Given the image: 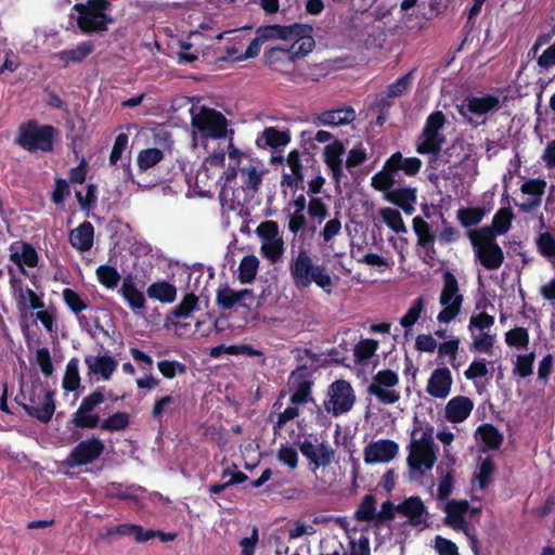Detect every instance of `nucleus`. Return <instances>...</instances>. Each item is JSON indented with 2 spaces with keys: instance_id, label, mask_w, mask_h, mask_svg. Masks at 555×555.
<instances>
[{
  "instance_id": "1",
  "label": "nucleus",
  "mask_w": 555,
  "mask_h": 555,
  "mask_svg": "<svg viewBox=\"0 0 555 555\" xmlns=\"http://www.w3.org/2000/svg\"><path fill=\"white\" fill-rule=\"evenodd\" d=\"M288 269L293 283L297 288H309L314 283L325 294H332L334 282L327 268L323 264L314 263L309 250L306 248H299L297 256L291 259Z\"/></svg>"
},
{
  "instance_id": "2",
  "label": "nucleus",
  "mask_w": 555,
  "mask_h": 555,
  "mask_svg": "<svg viewBox=\"0 0 555 555\" xmlns=\"http://www.w3.org/2000/svg\"><path fill=\"white\" fill-rule=\"evenodd\" d=\"M57 129L51 125H42L36 119L20 124L14 144L29 153H52Z\"/></svg>"
},
{
  "instance_id": "3",
  "label": "nucleus",
  "mask_w": 555,
  "mask_h": 555,
  "mask_svg": "<svg viewBox=\"0 0 555 555\" xmlns=\"http://www.w3.org/2000/svg\"><path fill=\"white\" fill-rule=\"evenodd\" d=\"M314 49L312 41L308 39L301 42H293L291 47H271L263 52V63L270 69L289 75L295 69V63L306 57Z\"/></svg>"
},
{
  "instance_id": "4",
  "label": "nucleus",
  "mask_w": 555,
  "mask_h": 555,
  "mask_svg": "<svg viewBox=\"0 0 555 555\" xmlns=\"http://www.w3.org/2000/svg\"><path fill=\"white\" fill-rule=\"evenodd\" d=\"M112 7L108 0H88L76 3L73 9L78 12L77 26L83 34L105 31L114 18L106 14Z\"/></svg>"
},
{
  "instance_id": "5",
  "label": "nucleus",
  "mask_w": 555,
  "mask_h": 555,
  "mask_svg": "<svg viewBox=\"0 0 555 555\" xmlns=\"http://www.w3.org/2000/svg\"><path fill=\"white\" fill-rule=\"evenodd\" d=\"M442 289L439 296V304L443 307L438 313L437 320L440 323H450L461 312L464 296L460 293L456 276L449 270L442 273Z\"/></svg>"
},
{
  "instance_id": "6",
  "label": "nucleus",
  "mask_w": 555,
  "mask_h": 555,
  "mask_svg": "<svg viewBox=\"0 0 555 555\" xmlns=\"http://www.w3.org/2000/svg\"><path fill=\"white\" fill-rule=\"evenodd\" d=\"M192 108V127L205 139H221L227 135L228 120L224 115L214 108L199 107L195 113Z\"/></svg>"
},
{
  "instance_id": "7",
  "label": "nucleus",
  "mask_w": 555,
  "mask_h": 555,
  "mask_svg": "<svg viewBox=\"0 0 555 555\" xmlns=\"http://www.w3.org/2000/svg\"><path fill=\"white\" fill-rule=\"evenodd\" d=\"M267 41L282 40L301 42L308 39L315 47V40L312 36L313 27L309 24L293 23L289 25L270 24L259 26Z\"/></svg>"
},
{
  "instance_id": "8",
  "label": "nucleus",
  "mask_w": 555,
  "mask_h": 555,
  "mask_svg": "<svg viewBox=\"0 0 555 555\" xmlns=\"http://www.w3.org/2000/svg\"><path fill=\"white\" fill-rule=\"evenodd\" d=\"M54 392L33 385L28 395L29 403H22L27 415L41 423H49L55 411Z\"/></svg>"
},
{
  "instance_id": "9",
  "label": "nucleus",
  "mask_w": 555,
  "mask_h": 555,
  "mask_svg": "<svg viewBox=\"0 0 555 555\" xmlns=\"http://www.w3.org/2000/svg\"><path fill=\"white\" fill-rule=\"evenodd\" d=\"M328 400L324 401V409L333 416L348 413L354 402L356 393L351 384L345 379H337L328 387Z\"/></svg>"
},
{
  "instance_id": "10",
  "label": "nucleus",
  "mask_w": 555,
  "mask_h": 555,
  "mask_svg": "<svg viewBox=\"0 0 555 555\" xmlns=\"http://www.w3.org/2000/svg\"><path fill=\"white\" fill-rule=\"evenodd\" d=\"M105 401L104 387H98L91 393L86 396L73 413L70 423L76 428L94 429L100 424L99 413H94V409Z\"/></svg>"
},
{
  "instance_id": "11",
  "label": "nucleus",
  "mask_w": 555,
  "mask_h": 555,
  "mask_svg": "<svg viewBox=\"0 0 555 555\" xmlns=\"http://www.w3.org/2000/svg\"><path fill=\"white\" fill-rule=\"evenodd\" d=\"M399 383L398 374L391 370H382L373 376L367 392L378 399L380 403L393 404L400 400V392L392 388Z\"/></svg>"
},
{
  "instance_id": "12",
  "label": "nucleus",
  "mask_w": 555,
  "mask_h": 555,
  "mask_svg": "<svg viewBox=\"0 0 555 555\" xmlns=\"http://www.w3.org/2000/svg\"><path fill=\"white\" fill-rule=\"evenodd\" d=\"M105 451L104 442L91 436L79 441L69 452L66 464L69 467L86 466L96 461Z\"/></svg>"
},
{
  "instance_id": "13",
  "label": "nucleus",
  "mask_w": 555,
  "mask_h": 555,
  "mask_svg": "<svg viewBox=\"0 0 555 555\" xmlns=\"http://www.w3.org/2000/svg\"><path fill=\"white\" fill-rule=\"evenodd\" d=\"M289 385L293 391L291 403L294 405L306 404L312 400L311 388L313 386L311 370L306 365H298L289 375Z\"/></svg>"
},
{
  "instance_id": "14",
  "label": "nucleus",
  "mask_w": 555,
  "mask_h": 555,
  "mask_svg": "<svg viewBox=\"0 0 555 555\" xmlns=\"http://www.w3.org/2000/svg\"><path fill=\"white\" fill-rule=\"evenodd\" d=\"M514 219V212L509 206L500 208L492 219L491 225L482 227L478 230L468 231V236L472 245H476V238L491 240L495 238L496 235L505 234Z\"/></svg>"
},
{
  "instance_id": "15",
  "label": "nucleus",
  "mask_w": 555,
  "mask_h": 555,
  "mask_svg": "<svg viewBox=\"0 0 555 555\" xmlns=\"http://www.w3.org/2000/svg\"><path fill=\"white\" fill-rule=\"evenodd\" d=\"M475 256L479 263L487 270L493 271L501 268L504 262V253L501 246L495 242V238L481 240L476 238Z\"/></svg>"
},
{
  "instance_id": "16",
  "label": "nucleus",
  "mask_w": 555,
  "mask_h": 555,
  "mask_svg": "<svg viewBox=\"0 0 555 555\" xmlns=\"http://www.w3.org/2000/svg\"><path fill=\"white\" fill-rule=\"evenodd\" d=\"M436 450L435 447L420 444L413 438L409 444L410 452L406 459L410 470H430L437 461Z\"/></svg>"
},
{
  "instance_id": "17",
  "label": "nucleus",
  "mask_w": 555,
  "mask_h": 555,
  "mask_svg": "<svg viewBox=\"0 0 555 555\" xmlns=\"http://www.w3.org/2000/svg\"><path fill=\"white\" fill-rule=\"evenodd\" d=\"M413 230L417 237V246L424 250L423 261L427 264H433L437 255L435 248V233L431 231L428 222L421 217L413 219Z\"/></svg>"
},
{
  "instance_id": "18",
  "label": "nucleus",
  "mask_w": 555,
  "mask_h": 555,
  "mask_svg": "<svg viewBox=\"0 0 555 555\" xmlns=\"http://www.w3.org/2000/svg\"><path fill=\"white\" fill-rule=\"evenodd\" d=\"M398 451L399 446L392 440L380 439L373 441L364 449V462L366 464L387 463L395 459Z\"/></svg>"
},
{
  "instance_id": "19",
  "label": "nucleus",
  "mask_w": 555,
  "mask_h": 555,
  "mask_svg": "<svg viewBox=\"0 0 555 555\" xmlns=\"http://www.w3.org/2000/svg\"><path fill=\"white\" fill-rule=\"evenodd\" d=\"M345 152V145L339 140H335L333 143L327 144L323 152V160L327 166L336 186H339L343 178L345 177L341 159Z\"/></svg>"
},
{
  "instance_id": "20",
  "label": "nucleus",
  "mask_w": 555,
  "mask_h": 555,
  "mask_svg": "<svg viewBox=\"0 0 555 555\" xmlns=\"http://www.w3.org/2000/svg\"><path fill=\"white\" fill-rule=\"evenodd\" d=\"M10 260L18 267L22 273H26L24 267H37L39 256L30 243L13 242L10 245Z\"/></svg>"
},
{
  "instance_id": "21",
  "label": "nucleus",
  "mask_w": 555,
  "mask_h": 555,
  "mask_svg": "<svg viewBox=\"0 0 555 555\" xmlns=\"http://www.w3.org/2000/svg\"><path fill=\"white\" fill-rule=\"evenodd\" d=\"M453 378L447 366L435 369L428 379L426 391L434 398L446 399L452 387Z\"/></svg>"
},
{
  "instance_id": "22",
  "label": "nucleus",
  "mask_w": 555,
  "mask_h": 555,
  "mask_svg": "<svg viewBox=\"0 0 555 555\" xmlns=\"http://www.w3.org/2000/svg\"><path fill=\"white\" fill-rule=\"evenodd\" d=\"M499 108L500 99L493 94H486L467 98L460 108V114L465 117V111H467L472 115L482 116Z\"/></svg>"
},
{
  "instance_id": "23",
  "label": "nucleus",
  "mask_w": 555,
  "mask_h": 555,
  "mask_svg": "<svg viewBox=\"0 0 555 555\" xmlns=\"http://www.w3.org/2000/svg\"><path fill=\"white\" fill-rule=\"evenodd\" d=\"M398 513L408 517V522L413 527L425 524L428 515L420 496L405 499L399 504Z\"/></svg>"
},
{
  "instance_id": "24",
  "label": "nucleus",
  "mask_w": 555,
  "mask_h": 555,
  "mask_svg": "<svg viewBox=\"0 0 555 555\" xmlns=\"http://www.w3.org/2000/svg\"><path fill=\"white\" fill-rule=\"evenodd\" d=\"M469 511V503L466 500H451L444 506L447 514L444 524L457 530H465L467 522L465 514Z\"/></svg>"
},
{
  "instance_id": "25",
  "label": "nucleus",
  "mask_w": 555,
  "mask_h": 555,
  "mask_svg": "<svg viewBox=\"0 0 555 555\" xmlns=\"http://www.w3.org/2000/svg\"><path fill=\"white\" fill-rule=\"evenodd\" d=\"M474 402L468 397L456 396L446 405L444 416L451 423H462L472 413Z\"/></svg>"
},
{
  "instance_id": "26",
  "label": "nucleus",
  "mask_w": 555,
  "mask_h": 555,
  "mask_svg": "<svg viewBox=\"0 0 555 555\" xmlns=\"http://www.w3.org/2000/svg\"><path fill=\"white\" fill-rule=\"evenodd\" d=\"M291 142V132L288 130H279L275 127H266L256 140L259 149L270 147L278 150L286 146Z\"/></svg>"
},
{
  "instance_id": "27",
  "label": "nucleus",
  "mask_w": 555,
  "mask_h": 555,
  "mask_svg": "<svg viewBox=\"0 0 555 555\" xmlns=\"http://www.w3.org/2000/svg\"><path fill=\"white\" fill-rule=\"evenodd\" d=\"M85 363L88 367L89 374L100 375L104 380H108L115 372L118 363L117 361L108 356H86Z\"/></svg>"
},
{
  "instance_id": "28",
  "label": "nucleus",
  "mask_w": 555,
  "mask_h": 555,
  "mask_svg": "<svg viewBox=\"0 0 555 555\" xmlns=\"http://www.w3.org/2000/svg\"><path fill=\"white\" fill-rule=\"evenodd\" d=\"M546 181L543 179H529L524 182L520 186V190L524 194L531 195L532 198L528 199L526 203L519 205L522 211H531L538 208L542 202V195L545 192Z\"/></svg>"
},
{
  "instance_id": "29",
  "label": "nucleus",
  "mask_w": 555,
  "mask_h": 555,
  "mask_svg": "<svg viewBox=\"0 0 555 555\" xmlns=\"http://www.w3.org/2000/svg\"><path fill=\"white\" fill-rule=\"evenodd\" d=\"M387 167L395 172L403 171L408 177L416 176L422 168V160L418 157H403L401 152L393 153L386 159Z\"/></svg>"
},
{
  "instance_id": "30",
  "label": "nucleus",
  "mask_w": 555,
  "mask_h": 555,
  "mask_svg": "<svg viewBox=\"0 0 555 555\" xmlns=\"http://www.w3.org/2000/svg\"><path fill=\"white\" fill-rule=\"evenodd\" d=\"M444 142V134L422 130L417 140L416 152L421 155H434L435 158L430 159V163L436 162Z\"/></svg>"
},
{
  "instance_id": "31",
  "label": "nucleus",
  "mask_w": 555,
  "mask_h": 555,
  "mask_svg": "<svg viewBox=\"0 0 555 555\" xmlns=\"http://www.w3.org/2000/svg\"><path fill=\"white\" fill-rule=\"evenodd\" d=\"M386 199L401 208L406 215H412L415 210L416 189L398 188L386 193Z\"/></svg>"
},
{
  "instance_id": "32",
  "label": "nucleus",
  "mask_w": 555,
  "mask_h": 555,
  "mask_svg": "<svg viewBox=\"0 0 555 555\" xmlns=\"http://www.w3.org/2000/svg\"><path fill=\"white\" fill-rule=\"evenodd\" d=\"M94 228L91 222L83 221L69 232L70 245L80 251H88L93 245Z\"/></svg>"
},
{
  "instance_id": "33",
  "label": "nucleus",
  "mask_w": 555,
  "mask_h": 555,
  "mask_svg": "<svg viewBox=\"0 0 555 555\" xmlns=\"http://www.w3.org/2000/svg\"><path fill=\"white\" fill-rule=\"evenodd\" d=\"M119 293L134 312L144 309V294L137 288L132 274L124 278Z\"/></svg>"
},
{
  "instance_id": "34",
  "label": "nucleus",
  "mask_w": 555,
  "mask_h": 555,
  "mask_svg": "<svg viewBox=\"0 0 555 555\" xmlns=\"http://www.w3.org/2000/svg\"><path fill=\"white\" fill-rule=\"evenodd\" d=\"M324 126H340L352 122L356 119V111L351 106L322 112L318 117Z\"/></svg>"
},
{
  "instance_id": "35",
  "label": "nucleus",
  "mask_w": 555,
  "mask_h": 555,
  "mask_svg": "<svg viewBox=\"0 0 555 555\" xmlns=\"http://www.w3.org/2000/svg\"><path fill=\"white\" fill-rule=\"evenodd\" d=\"M94 51V43L90 40L82 41L74 49H65L56 53V57L64 62L65 66L72 63H81Z\"/></svg>"
},
{
  "instance_id": "36",
  "label": "nucleus",
  "mask_w": 555,
  "mask_h": 555,
  "mask_svg": "<svg viewBox=\"0 0 555 555\" xmlns=\"http://www.w3.org/2000/svg\"><path fill=\"white\" fill-rule=\"evenodd\" d=\"M146 294L151 299L171 304L177 298V287L167 281H157L147 287Z\"/></svg>"
},
{
  "instance_id": "37",
  "label": "nucleus",
  "mask_w": 555,
  "mask_h": 555,
  "mask_svg": "<svg viewBox=\"0 0 555 555\" xmlns=\"http://www.w3.org/2000/svg\"><path fill=\"white\" fill-rule=\"evenodd\" d=\"M480 440L489 450H499L503 443V434L492 424H481L477 429Z\"/></svg>"
},
{
  "instance_id": "38",
  "label": "nucleus",
  "mask_w": 555,
  "mask_h": 555,
  "mask_svg": "<svg viewBox=\"0 0 555 555\" xmlns=\"http://www.w3.org/2000/svg\"><path fill=\"white\" fill-rule=\"evenodd\" d=\"M259 260L255 255H246L242 258L238 266L237 280L241 284L251 283L257 275Z\"/></svg>"
},
{
  "instance_id": "39",
  "label": "nucleus",
  "mask_w": 555,
  "mask_h": 555,
  "mask_svg": "<svg viewBox=\"0 0 555 555\" xmlns=\"http://www.w3.org/2000/svg\"><path fill=\"white\" fill-rule=\"evenodd\" d=\"M79 360L72 358L66 364L62 386L65 391L72 392L80 387Z\"/></svg>"
},
{
  "instance_id": "40",
  "label": "nucleus",
  "mask_w": 555,
  "mask_h": 555,
  "mask_svg": "<svg viewBox=\"0 0 555 555\" xmlns=\"http://www.w3.org/2000/svg\"><path fill=\"white\" fill-rule=\"evenodd\" d=\"M130 424V415L126 412H116L104 420H100L98 427L105 431H121Z\"/></svg>"
},
{
  "instance_id": "41",
  "label": "nucleus",
  "mask_w": 555,
  "mask_h": 555,
  "mask_svg": "<svg viewBox=\"0 0 555 555\" xmlns=\"http://www.w3.org/2000/svg\"><path fill=\"white\" fill-rule=\"evenodd\" d=\"M395 172L387 167V162L385 160L383 169L375 173L371 179V185L380 192L388 193L392 190V186L396 182Z\"/></svg>"
},
{
  "instance_id": "42",
  "label": "nucleus",
  "mask_w": 555,
  "mask_h": 555,
  "mask_svg": "<svg viewBox=\"0 0 555 555\" xmlns=\"http://www.w3.org/2000/svg\"><path fill=\"white\" fill-rule=\"evenodd\" d=\"M95 274L99 283L108 289L116 288L121 280L117 269L108 264L99 266Z\"/></svg>"
},
{
  "instance_id": "43",
  "label": "nucleus",
  "mask_w": 555,
  "mask_h": 555,
  "mask_svg": "<svg viewBox=\"0 0 555 555\" xmlns=\"http://www.w3.org/2000/svg\"><path fill=\"white\" fill-rule=\"evenodd\" d=\"M376 517V499L373 494H366L354 512V518L361 522H370Z\"/></svg>"
},
{
  "instance_id": "44",
  "label": "nucleus",
  "mask_w": 555,
  "mask_h": 555,
  "mask_svg": "<svg viewBox=\"0 0 555 555\" xmlns=\"http://www.w3.org/2000/svg\"><path fill=\"white\" fill-rule=\"evenodd\" d=\"M163 158L164 152L162 150L156 147L144 149L138 154L137 165L140 171H146L157 165Z\"/></svg>"
},
{
  "instance_id": "45",
  "label": "nucleus",
  "mask_w": 555,
  "mask_h": 555,
  "mask_svg": "<svg viewBox=\"0 0 555 555\" xmlns=\"http://www.w3.org/2000/svg\"><path fill=\"white\" fill-rule=\"evenodd\" d=\"M236 304H240L236 291L228 284H221L216 293V305L227 311L231 310Z\"/></svg>"
},
{
  "instance_id": "46",
  "label": "nucleus",
  "mask_w": 555,
  "mask_h": 555,
  "mask_svg": "<svg viewBox=\"0 0 555 555\" xmlns=\"http://www.w3.org/2000/svg\"><path fill=\"white\" fill-rule=\"evenodd\" d=\"M241 175L243 178L242 189L254 193L258 192L262 182V172L258 171L255 166L249 165L241 169Z\"/></svg>"
},
{
  "instance_id": "47",
  "label": "nucleus",
  "mask_w": 555,
  "mask_h": 555,
  "mask_svg": "<svg viewBox=\"0 0 555 555\" xmlns=\"http://www.w3.org/2000/svg\"><path fill=\"white\" fill-rule=\"evenodd\" d=\"M378 349V341L374 339H361L353 349V357L357 363H364L370 360Z\"/></svg>"
},
{
  "instance_id": "48",
  "label": "nucleus",
  "mask_w": 555,
  "mask_h": 555,
  "mask_svg": "<svg viewBox=\"0 0 555 555\" xmlns=\"http://www.w3.org/2000/svg\"><path fill=\"white\" fill-rule=\"evenodd\" d=\"M198 307V297L194 293L184 295L180 304L171 310V315L177 319H186Z\"/></svg>"
},
{
  "instance_id": "49",
  "label": "nucleus",
  "mask_w": 555,
  "mask_h": 555,
  "mask_svg": "<svg viewBox=\"0 0 555 555\" xmlns=\"http://www.w3.org/2000/svg\"><path fill=\"white\" fill-rule=\"evenodd\" d=\"M424 308L425 298L424 296H418L416 299H414L406 313L400 319V325L406 330L411 328L421 318Z\"/></svg>"
},
{
  "instance_id": "50",
  "label": "nucleus",
  "mask_w": 555,
  "mask_h": 555,
  "mask_svg": "<svg viewBox=\"0 0 555 555\" xmlns=\"http://www.w3.org/2000/svg\"><path fill=\"white\" fill-rule=\"evenodd\" d=\"M415 70V68L409 70L406 74H404L403 76L396 79L392 83H390L386 89L388 95L392 98H400L405 92H408L412 88V81Z\"/></svg>"
},
{
  "instance_id": "51",
  "label": "nucleus",
  "mask_w": 555,
  "mask_h": 555,
  "mask_svg": "<svg viewBox=\"0 0 555 555\" xmlns=\"http://www.w3.org/2000/svg\"><path fill=\"white\" fill-rule=\"evenodd\" d=\"M496 469L495 463L492 457L488 456L481 461L478 466L476 479L481 490H485L492 482V476Z\"/></svg>"
},
{
  "instance_id": "52",
  "label": "nucleus",
  "mask_w": 555,
  "mask_h": 555,
  "mask_svg": "<svg viewBox=\"0 0 555 555\" xmlns=\"http://www.w3.org/2000/svg\"><path fill=\"white\" fill-rule=\"evenodd\" d=\"M380 216L386 225L396 233H405L406 227L403 222L401 214L393 208H383Z\"/></svg>"
},
{
  "instance_id": "53",
  "label": "nucleus",
  "mask_w": 555,
  "mask_h": 555,
  "mask_svg": "<svg viewBox=\"0 0 555 555\" xmlns=\"http://www.w3.org/2000/svg\"><path fill=\"white\" fill-rule=\"evenodd\" d=\"M62 296L67 308L75 314H79L88 308L87 301L72 288H64Z\"/></svg>"
},
{
  "instance_id": "54",
  "label": "nucleus",
  "mask_w": 555,
  "mask_h": 555,
  "mask_svg": "<svg viewBox=\"0 0 555 555\" xmlns=\"http://www.w3.org/2000/svg\"><path fill=\"white\" fill-rule=\"evenodd\" d=\"M261 254L271 263H276L284 254V241L283 238L271 240L270 242H263L261 245Z\"/></svg>"
},
{
  "instance_id": "55",
  "label": "nucleus",
  "mask_w": 555,
  "mask_h": 555,
  "mask_svg": "<svg viewBox=\"0 0 555 555\" xmlns=\"http://www.w3.org/2000/svg\"><path fill=\"white\" fill-rule=\"evenodd\" d=\"M505 341L508 346L525 349L529 344V332L526 327H515L506 332Z\"/></svg>"
},
{
  "instance_id": "56",
  "label": "nucleus",
  "mask_w": 555,
  "mask_h": 555,
  "mask_svg": "<svg viewBox=\"0 0 555 555\" xmlns=\"http://www.w3.org/2000/svg\"><path fill=\"white\" fill-rule=\"evenodd\" d=\"M157 369L162 375L167 379H172L177 375H183L186 373V365L177 360H162L157 362Z\"/></svg>"
},
{
  "instance_id": "57",
  "label": "nucleus",
  "mask_w": 555,
  "mask_h": 555,
  "mask_svg": "<svg viewBox=\"0 0 555 555\" xmlns=\"http://www.w3.org/2000/svg\"><path fill=\"white\" fill-rule=\"evenodd\" d=\"M145 529L141 525L121 524L109 530L112 534L132 535L138 543L146 542Z\"/></svg>"
},
{
  "instance_id": "58",
  "label": "nucleus",
  "mask_w": 555,
  "mask_h": 555,
  "mask_svg": "<svg viewBox=\"0 0 555 555\" xmlns=\"http://www.w3.org/2000/svg\"><path fill=\"white\" fill-rule=\"evenodd\" d=\"M483 216V210L478 207L461 208L457 210V219L465 228L478 224L482 220Z\"/></svg>"
},
{
  "instance_id": "59",
  "label": "nucleus",
  "mask_w": 555,
  "mask_h": 555,
  "mask_svg": "<svg viewBox=\"0 0 555 555\" xmlns=\"http://www.w3.org/2000/svg\"><path fill=\"white\" fill-rule=\"evenodd\" d=\"M537 247L539 253L555 263V237L548 233L543 232L537 238Z\"/></svg>"
},
{
  "instance_id": "60",
  "label": "nucleus",
  "mask_w": 555,
  "mask_h": 555,
  "mask_svg": "<svg viewBox=\"0 0 555 555\" xmlns=\"http://www.w3.org/2000/svg\"><path fill=\"white\" fill-rule=\"evenodd\" d=\"M413 423H414V427L412 430V439L415 438V435L417 431L423 430L421 438L415 439V441H417L420 444H425V446H430V447L437 448L435 444V441H434V427L427 423L425 425V427L423 428V424L418 420L417 416H414Z\"/></svg>"
},
{
  "instance_id": "61",
  "label": "nucleus",
  "mask_w": 555,
  "mask_h": 555,
  "mask_svg": "<svg viewBox=\"0 0 555 555\" xmlns=\"http://www.w3.org/2000/svg\"><path fill=\"white\" fill-rule=\"evenodd\" d=\"M535 356L533 352L517 356L514 373L521 378L530 376L533 372Z\"/></svg>"
},
{
  "instance_id": "62",
  "label": "nucleus",
  "mask_w": 555,
  "mask_h": 555,
  "mask_svg": "<svg viewBox=\"0 0 555 555\" xmlns=\"http://www.w3.org/2000/svg\"><path fill=\"white\" fill-rule=\"evenodd\" d=\"M128 141L129 137L125 132L116 137L108 158L109 165L115 166L121 159L122 154L128 147Z\"/></svg>"
},
{
  "instance_id": "63",
  "label": "nucleus",
  "mask_w": 555,
  "mask_h": 555,
  "mask_svg": "<svg viewBox=\"0 0 555 555\" xmlns=\"http://www.w3.org/2000/svg\"><path fill=\"white\" fill-rule=\"evenodd\" d=\"M35 317L47 332L52 333L55 330L56 308L54 306H50L48 309L37 310Z\"/></svg>"
},
{
  "instance_id": "64",
  "label": "nucleus",
  "mask_w": 555,
  "mask_h": 555,
  "mask_svg": "<svg viewBox=\"0 0 555 555\" xmlns=\"http://www.w3.org/2000/svg\"><path fill=\"white\" fill-rule=\"evenodd\" d=\"M366 158H367L366 150L362 145V143H359L349 151L347 160H346V167H347V169L351 170L352 168H356V167L362 165L366 160Z\"/></svg>"
}]
</instances>
